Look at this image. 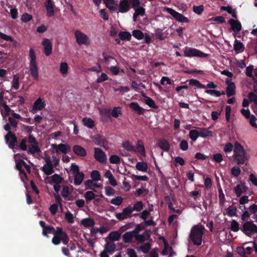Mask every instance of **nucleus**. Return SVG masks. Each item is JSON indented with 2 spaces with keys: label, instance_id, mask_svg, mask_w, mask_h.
<instances>
[{
  "label": "nucleus",
  "instance_id": "a18cd8bd",
  "mask_svg": "<svg viewBox=\"0 0 257 257\" xmlns=\"http://www.w3.org/2000/svg\"><path fill=\"white\" fill-rule=\"evenodd\" d=\"M245 152L243 147L238 142H236L234 144V154L242 153Z\"/></svg>",
  "mask_w": 257,
  "mask_h": 257
},
{
  "label": "nucleus",
  "instance_id": "cd10ccee",
  "mask_svg": "<svg viewBox=\"0 0 257 257\" xmlns=\"http://www.w3.org/2000/svg\"><path fill=\"white\" fill-rule=\"evenodd\" d=\"M74 184L75 185H80L82 183V181L84 178V174H83V173L81 172L79 173L74 175Z\"/></svg>",
  "mask_w": 257,
  "mask_h": 257
},
{
  "label": "nucleus",
  "instance_id": "ddd939ff",
  "mask_svg": "<svg viewBox=\"0 0 257 257\" xmlns=\"http://www.w3.org/2000/svg\"><path fill=\"white\" fill-rule=\"evenodd\" d=\"M25 162L22 159H19L16 160V169L19 171L22 180H23L22 176L27 179V175L25 170L23 169L24 166Z\"/></svg>",
  "mask_w": 257,
  "mask_h": 257
},
{
  "label": "nucleus",
  "instance_id": "473e14b6",
  "mask_svg": "<svg viewBox=\"0 0 257 257\" xmlns=\"http://www.w3.org/2000/svg\"><path fill=\"white\" fill-rule=\"evenodd\" d=\"M118 36L119 39L122 41H130L132 38L131 33L126 31L119 32Z\"/></svg>",
  "mask_w": 257,
  "mask_h": 257
},
{
  "label": "nucleus",
  "instance_id": "13d9d810",
  "mask_svg": "<svg viewBox=\"0 0 257 257\" xmlns=\"http://www.w3.org/2000/svg\"><path fill=\"white\" fill-rule=\"evenodd\" d=\"M65 218L69 223H73L74 222L73 215L68 211L65 215Z\"/></svg>",
  "mask_w": 257,
  "mask_h": 257
},
{
  "label": "nucleus",
  "instance_id": "f03ea898",
  "mask_svg": "<svg viewBox=\"0 0 257 257\" xmlns=\"http://www.w3.org/2000/svg\"><path fill=\"white\" fill-rule=\"evenodd\" d=\"M61 241L63 244L67 245L69 241V236L66 232L63 230L62 227H56V231L52 239V242L54 245H59Z\"/></svg>",
  "mask_w": 257,
  "mask_h": 257
},
{
  "label": "nucleus",
  "instance_id": "f8f14e48",
  "mask_svg": "<svg viewBox=\"0 0 257 257\" xmlns=\"http://www.w3.org/2000/svg\"><path fill=\"white\" fill-rule=\"evenodd\" d=\"M46 103L43 101L42 99L38 98L34 103L32 110L31 111L33 113H35L38 110H41L46 106Z\"/></svg>",
  "mask_w": 257,
  "mask_h": 257
},
{
  "label": "nucleus",
  "instance_id": "58836bf2",
  "mask_svg": "<svg viewBox=\"0 0 257 257\" xmlns=\"http://www.w3.org/2000/svg\"><path fill=\"white\" fill-rule=\"evenodd\" d=\"M41 152V150L39 147L38 143L31 145L29 146V148L28 150V153L34 154L36 153H40Z\"/></svg>",
  "mask_w": 257,
  "mask_h": 257
},
{
  "label": "nucleus",
  "instance_id": "b1692460",
  "mask_svg": "<svg viewBox=\"0 0 257 257\" xmlns=\"http://www.w3.org/2000/svg\"><path fill=\"white\" fill-rule=\"evenodd\" d=\"M130 107L134 111H136L138 114H143L145 109L139 106L138 102H133L129 105Z\"/></svg>",
  "mask_w": 257,
  "mask_h": 257
},
{
  "label": "nucleus",
  "instance_id": "79ce46f5",
  "mask_svg": "<svg viewBox=\"0 0 257 257\" xmlns=\"http://www.w3.org/2000/svg\"><path fill=\"white\" fill-rule=\"evenodd\" d=\"M90 177L92 180L95 181H98L101 180L100 174L97 170L92 171L90 174Z\"/></svg>",
  "mask_w": 257,
  "mask_h": 257
},
{
  "label": "nucleus",
  "instance_id": "ea45409f",
  "mask_svg": "<svg viewBox=\"0 0 257 257\" xmlns=\"http://www.w3.org/2000/svg\"><path fill=\"white\" fill-rule=\"evenodd\" d=\"M189 85L191 86H195L198 88H205L204 85L201 84L197 79H191L189 80Z\"/></svg>",
  "mask_w": 257,
  "mask_h": 257
},
{
  "label": "nucleus",
  "instance_id": "0eeeda50",
  "mask_svg": "<svg viewBox=\"0 0 257 257\" xmlns=\"http://www.w3.org/2000/svg\"><path fill=\"white\" fill-rule=\"evenodd\" d=\"M39 224L43 228L42 233L43 235L46 237H49V234H53L54 235L56 231V228L49 225H46L44 221H40Z\"/></svg>",
  "mask_w": 257,
  "mask_h": 257
},
{
  "label": "nucleus",
  "instance_id": "a211bd4d",
  "mask_svg": "<svg viewBox=\"0 0 257 257\" xmlns=\"http://www.w3.org/2000/svg\"><path fill=\"white\" fill-rule=\"evenodd\" d=\"M233 156L234 159L237 161V164L239 166L243 164L245 161L247 160L245 152L242 153L234 154Z\"/></svg>",
  "mask_w": 257,
  "mask_h": 257
},
{
  "label": "nucleus",
  "instance_id": "393cba45",
  "mask_svg": "<svg viewBox=\"0 0 257 257\" xmlns=\"http://www.w3.org/2000/svg\"><path fill=\"white\" fill-rule=\"evenodd\" d=\"M233 49L237 53L243 52L244 49V45L242 43L236 39L233 45Z\"/></svg>",
  "mask_w": 257,
  "mask_h": 257
},
{
  "label": "nucleus",
  "instance_id": "0e129e2a",
  "mask_svg": "<svg viewBox=\"0 0 257 257\" xmlns=\"http://www.w3.org/2000/svg\"><path fill=\"white\" fill-rule=\"evenodd\" d=\"M12 87L17 90L19 88V77L17 75H14L13 77V79L12 80Z\"/></svg>",
  "mask_w": 257,
  "mask_h": 257
},
{
  "label": "nucleus",
  "instance_id": "bb28decb",
  "mask_svg": "<svg viewBox=\"0 0 257 257\" xmlns=\"http://www.w3.org/2000/svg\"><path fill=\"white\" fill-rule=\"evenodd\" d=\"M120 237V233L117 231H112L108 235V238L112 241H118Z\"/></svg>",
  "mask_w": 257,
  "mask_h": 257
},
{
  "label": "nucleus",
  "instance_id": "c756f323",
  "mask_svg": "<svg viewBox=\"0 0 257 257\" xmlns=\"http://www.w3.org/2000/svg\"><path fill=\"white\" fill-rule=\"evenodd\" d=\"M81 224L85 227H89L93 226L94 224V220L90 217L84 218L81 220Z\"/></svg>",
  "mask_w": 257,
  "mask_h": 257
},
{
  "label": "nucleus",
  "instance_id": "20e7f679",
  "mask_svg": "<svg viewBox=\"0 0 257 257\" xmlns=\"http://www.w3.org/2000/svg\"><path fill=\"white\" fill-rule=\"evenodd\" d=\"M240 230L249 237L254 234H257V225L254 224L252 221H247L243 223Z\"/></svg>",
  "mask_w": 257,
  "mask_h": 257
},
{
  "label": "nucleus",
  "instance_id": "aec40b11",
  "mask_svg": "<svg viewBox=\"0 0 257 257\" xmlns=\"http://www.w3.org/2000/svg\"><path fill=\"white\" fill-rule=\"evenodd\" d=\"M150 234L148 231H145L143 233L135 234V239L139 243H142L144 241L148 240L150 237Z\"/></svg>",
  "mask_w": 257,
  "mask_h": 257
},
{
  "label": "nucleus",
  "instance_id": "c9c22d12",
  "mask_svg": "<svg viewBox=\"0 0 257 257\" xmlns=\"http://www.w3.org/2000/svg\"><path fill=\"white\" fill-rule=\"evenodd\" d=\"M136 168L140 171L146 172L148 170V165L145 162H139L137 163Z\"/></svg>",
  "mask_w": 257,
  "mask_h": 257
},
{
  "label": "nucleus",
  "instance_id": "f257e3e1",
  "mask_svg": "<svg viewBox=\"0 0 257 257\" xmlns=\"http://www.w3.org/2000/svg\"><path fill=\"white\" fill-rule=\"evenodd\" d=\"M204 229V227L203 226L195 225L192 228L189 234V238L194 245L199 246L201 244Z\"/></svg>",
  "mask_w": 257,
  "mask_h": 257
},
{
  "label": "nucleus",
  "instance_id": "e2e57ef3",
  "mask_svg": "<svg viewBox=\"0 0 257 257\" xmlns=\"http://www.w3.org/2000/svg\"><path fill=\"white\" fill-rule=\"evenodd\" d=\"M143 205L141 201L136 202L132 208L133 211H140L143 209Z\"/></svg>",
  "mask_w": 257,
  "mask_h": 257
},
{
  "label": "nucleus",
  "instance_id": "8fccbe9b",
  "mask_svg": "<svg viewBox=\"0 0 257 257\" xmlns=\"http://www.w3.org/2000/svg\"><path fill=\"white\" fill-rule=\"evenodd\" d=\"M121 114V108L120 107H114L112 110L110 115L114 118H117Z\"/></svg>",
  "mask_w": 257,
  "mask_h": 257
},
{
  "label": "nucleus",
  "instance_id": "e433bc0d",
  "mask_svg": "<svg viewBox=\"0 0 257 257\" xmlns=\"http://www.w3.org/2000/svg\"><path fill=\"white\" fill-rule=\"evenodd\" d=\"M221 10L226 11L228 13L231 15L232 17L234 18L237 19V14L235 10H233L231 6H222L221 8Z\"/></svg>",
  "mask_w": 257,
  "mask_h": 257
},
{
  "label": "nucleus",
  "instance_id": "4468645a",
  "mask_svg": "<svg viewBox=\"0 0 257 257\" xmlns=\"http://www.w3.org/2000/svg\"><path fill=\"white\" fill-rule=\"evenodd\" d=\"M42 45L44 46V53L46 56H49L52 50V44L51 41L45 38L43 40Z\"/></svg>",
  "mask_w": 257,
  "mask_h": 257
},
{
  "label": "nucleus",
  "instance_id": "49530a36",
  "mask_svg": "<svg viewBox=\"0 0 257 257\" xmlns=\"http://www.w3.org/2000/svg\"><path fill=\"white\" fill-rule=\"evenodd\" d=\"M122 147L129 152H134L136 151L135 147L132 145L128 141H125L123 143Z\"/></svg>",
  "mask_w": 257,
  "mask_h": 257
},
{
  "label": "nucleus",
  "instance_id": "7ed1b4c3",
  "mask_svg": "<svg viewBox=\"0 0 257 257\" xmlns=\"http://www.w3.org/2000/svg\"><path fill=\"white\" fill-rule=\"evenodd\" d=\"M29 57H30V71L31 75L35 80L38 79V68L36 62V56L35 51L33 48H30L29 50Z\"/></svg>",
  "mask_w": 257,
  "mask_h": 257
},
{
  "label": "nucleus",
  "instance_id": "423d86ee",
  "mask_svg": "<svg viewBox=\"0 0 257 257\" xmlns=\"http://www.w3.org/2000/svg\"><path fill=\"white\" fill-rule=\"evenodd\" d=\"M5 139L6 143L8 144V146L10 149H13L15 148V146H17V138L11 131L8 132L7 134L5 136Z\"/></svg>",
  "mask_w": 257,
  "mask_h": 257
},
{
  "label": "nucleus",
  "instance_id": "774afa93",
  "mask_svg": "<svg viewBox=\"0 0 257 257\" xmlns=\"http://www.w3.org/2000/svg\"><path fill=\"white\" fill-rule=\"evenodd\" d=\"M69 187L67 186H64L62 188V190L61 191L62 196L65 198L66 199L68 197L69 195Z\"/></svg>",
  "mask_w": 257,
  "mask_h": 257
},
{
  "label": "nucleus",
  "instance_id": "338daca9",
  "mask_svg": "<svg viewBox=\"0 0 257 257\" xmlns=\"http://www.w3.org/2000/svg\"><path fill=\"white\" fill-rule=\"evenodd\" d=\"M60 71L63 74H66L68 71V65L67 63L62 62L60 64Z\"/></svg>",
  "mask_w": 257,
  "mask_h": 257
},
{
  "label": "nucleus",
  "instance_id": "bf43d9fd",
  "mask_svg": "<svg viewBox=\"0 0 257 257\" xmlns=\"http://www.w3.org/2000/svg\"><path fill=\"white\" fill-rule=\"evenodd\" d=\"M236 251L240 257H248L245 253V250L243 246H239L236 248Z\"/></svg>",
  "mask_w": 257,
  "mask_h": 257
},
{
  "label": "nucleus",
  "instance_id": "09e8293b",
  "mask_svg": "<svg viewBox=\"0 0 257 257\" xmlns=\"http://www.w3.org/2000/svg\"><path fill=\"white\" fill-rule=\"evenodd\" d=\"M189 135L193 141H196L199 136V133L196 130H192L189 132Z\"/></svg>",
  "mask_w": 257,
  "mask_h": 257
},
{
  "label": "nucleus",
  "instance_id": "5701e85b",
  "mask_svg": "<svg viewBox=\"0 0 257 257\" xmlns=\"http://www.w3.org/2000/svg\"><path fill=\"white\" fill-rule=\"evenodd\" d=\"M93 142L97 146H103L106 142L105 139L101 135L97 134L92 138Z\"/></svg>",
  "mask_w": 257,
  "mask_h": 257
},
{
  "label": "nucleus",
  "instance_id": "3c124183",
  "mask_svg": "<svg viewBox=\"0 0 257 257\" xmlns=\"http://www.w3.org/2000/svg\"><path fill=\"white\" fill-rule=\"evenodd\" d=\"M174 18L178 22L181 23H188L189 22V20L187 18L185 17L184 15L179 13H177V15Z\"/></svg>",
  "mask_w": 257,
  "mask_h": 257
},
{
  "label": "nucleus",
  "instance_id": "9b49d317",
  "mask_svg": "<svg viewBox=\"0 0 257 257\" xmlns=\"http://www.w3.org/2000/svg\"><path fill=\"white\" fill-rule=\"evenodd\" d=\"M131 0H120L118 5V11L121 13H126L131 9Z\"/></svg>",
  "mask_w": 257,
  "mask_h": 257
},
{
  "label": "nucleus",
  "instance_id": "39448f33",
  "mask_svg": "<svg viewBox=\"0 0 257 257\" xmlns=\"http://www.w3.org/2000/svg\"><path fill=\"white\" fill-rule=\"evenodd\" d=\"M74 35L76 42L78 45H80L83 44L86 46L89 45L90 42L89 38L85 34L77 30L75 32Z\"/></svg>",
  "mask_w": 257,
  "mask_h": 257
},
{
  "label": "nucleus",
  "instance_id": "a19ab883",
  "mask_svg": "<svg viewBox=\"0 0 257 257\" xmlns=\"http://www.w3.org/2000/svg\"><path fill=\"white\" fill-rule=\"evenodd\" d=\"M236 211L237 208L232 206H230L226 209V212L230 217L235 216L236 213Z\"/></svg>",
  "mask_w": 257,
  "mask_h": 257
},
{
  "label": "nucleus",
  "instance_id": "4be33fe9",
  "mask_svg": "<svg viewBox=\"0 0 257 257\" xmlns=\"http://www.w3.org/2000/svg\"><path fill=\"white\" fill-rule=\"evenodd\" d=\"M136 151H134V152H138L141 155H142L144 157L146 156L145 153V149L144 146V144L143 141L141 140H138L136 148H135Z\"/></svg>",
  "mask_w": 257,
  "mask_h": 257
},
{
  "label": "nucleus",
  "instance_id": "603ef678",
  "mask_svg": "<svg viewBox=\"0 0 257 257\" xmlns=\"http://www.w3.org/2000/svg\"><path fill=\"white\" fill-rule=\"evenodd\" d=\"M218 193H219V204L221 205H223L225 201V198L224 194L223 192V190L222 188L220 187L218 189Z\"/></svg>",
  "mask_w": 257,
  "mask_h": 257
},
{
  "label": "nucleus",
  "instance_id": "a878e982",
  "mask_svg": "<svg viewBox=\"0 0 257 257\" xmlns=\"http://www.w3.org/2000/svg\"><path fill=\"white\" fill-rule=\"evenodd\" d=\"M53 168V165H45L41 168V169L43 172H44L45 175L49 176L52 174L54 172Z\"/></svg>",
  "mask_w": 257,
  "mask_h": 257
},
{
  "label": "nucleus",
  "instance_id": "412c9836",
  "mask_svg": "<svg viewBox=\"0 0 257 257\" xmlns=\"http://www.w3.org/2000/svg\"><path fill=\"white\" fill-rule=\"evenodd\" d=\"M135 234L133 232V231H127L122 235V239L125 243H131L135 238Z\"/></svg>",
  "mask_w": 257,
  "mask_h": 257
},
{
  "label": "nucleus",
  "instance_id": "c03bdc74",
  "mask_svg": "<svg viewBox=\"0 0 257 257\" xmlns=\"http://www.w3.org/2000/svg\"><path fill=\"white\" fill-rule=\"evenodd\" d=\"M133 36L138 40H142L144 38V33L140 30H135L132 32Z\"/></svg>",
  "mask_w": 257,
  "mask_h": 257
},
{
  "label": "nucleus",
  "instance_id": "de8ad7c7",
  "mask_svg": "<svg viewBox=\"0 0 257 257\" xmlns=\"http://www.w3.org/2000/svg\"><path fill=\"white\" fill-rule=\"evenodd\" d=\"M205 92L207 94L212 95H214L215 96H216L217 97H219L221 95H224L225 94V92L223 91H222L221 92H220V91H219L218 90H211V89H207L205 90Z\"/></svg>",
  "mask_w": 257,
  "mask_h": 257
},
{
  "label": "nucleus",
  "instance_id": "864d4df0",
  "mask_svg": "<svg viewBox=\"0 0 257 257\" xmlns=\"http://www.w3.org/2000/svg\"><path fill=\"white\" fill-rule=\"evenodd\" d=\"M51 181L55 184L61 183L63 181V178L59 175L55 174L51 176Z\"/></svg>",
  "mask_w": 257,
  "mask_h": 257
},
{
  "label": "nucleus",
  "instance_id": "dca6fc26",
  "mask_svg": "<svg viewBox=\"0 0 257 257\" xmlns=\"http://www.w3.org/2000/svg\"><path fill=\"white\" fill-rule=\"evenodd\" d=\"M247 190V187L245 186V183L238 184L234 188V192L237 197H239L242 193H245Z\"/></svg>",
  "mask_w": 257,
  "mask_h": 257
},
{
  "label": "nucleus",
  "instance_id": "f3484780",
  "mask_svg": "<svg viewBox=\"0 0 257 257\" xmlns=\"http://www.w3.org/2000/svg\"><path fill=\"white\" fill-rule=\"evenodd\" d=\"M45 6L47 10V16L49 17L54 15V5L52 0H46Z\"/></svg>",
  "mask_w": 257,
  "mask_h": 257
},
{
  "label": "nucleus",
  "instance_id": "2f4dec72",
  "mask_svg": "<svg viewBox=\"0 0 257 257\" xmlns=\"http://www.w3.org/2000/svg\"><path fill=\"white\" fill-rule=\"evenodd\" d=\"M116 248L115 244L112 242H107L104 245V250L109 253H113Z\"/></svg>",
  "mask_w": 257,
  "mask_h": 257
},
{
  "label": "nucleus",
  "instance_id": "4c0bfd02",
  "mask_svg": "<svg viewBox=\"0 0 257 257\" xmlns=\"http://www.w3.org/2000/svg\"><path fill=\"white\" fill-rule=\"evenodd\" d=\"M82 122L85 126L89 128H92L94 126V121L90 118H83Z\"/></svg>",
  "mask_w": 257,
  "mask_h": 257
},
{
  "label": "nucleus",
  "instance_id": "1a4fd4ad",
  "mask_svg": "<svg viewBox=\"0 0 257 257\" xmlns=\"http://www.w3.org/2000/svg\"><path fill=\"white\" fill-rule=\"evenodd\" d=\"M162 241L164 244V248L162 251V254H169L168 257H172L176 254L175 252L174 251L173 248L169 245L167 240L163 236H162Z\"/></svg>",
  "mask_w": 257,
  "mask_h": 257
},
{
  "label": "nucleus",
  "instance_id": "4d7b16f0",
  "mask_svg": "<svg viewBox=\"0 0 257 257\" xmlns=\"http://www.w3.org/2000/svg\"><path fill=\"white\" fill-rule=\"evenodd\" d=\"M230 228L234 232L238 231L239 230L238 223L235 220H232L231 222Z\"/></svg>",
  "mask_w": 257,
  "mask_h": 257
},
{
  "label": "nucleus",
  "instance_id": "6ab92c4d",
  "mask_svg": "<svg viewBox=\"0 0 257 257\" xmlns=\"http://www.w3.org/2000/svg\"><path fill=\"white\" fill-rule=\"evenodd\" d=\"M73 151L76 155L80 157H85L87 155L86 150L79 145H74L73 147Z\"/></svg>",
  "mask_w": 257,
  "mask_h": 257
},
{
  "label": "nucleus",
  "instance_id": "c85d7f7f",
  "mask_svg": "<svg viewBox=\"0 0 257 257\" xmlns=\"http://www.w3.org/2000/svg\"><path fill=\"white\" fill-rule=\"evenodd\" d=\"M236 86L234 83L228 85L226 88V93L227 97H230L233 96L235 93Z\"/></svg>",
  "mask_w": 257,
  "mask_h": 257
},
{
  "label": "nucleus",
  "instance_id": "9d476101",
  "mask_svg": "<svg viewBox=\"0 0 257 257\" xmlns=\"http://www.w3.org/2000/svg\"><path fill=\"white\" fill-rule=\"evenodd\" d=\"M94 157L96 160L101 163H104L106 161V156L105 153L99 148H94Z\"/></svg>",
  "mask_w": 257,
  "mask_h": 257
},
{
  "label": "nucleus",
  "instance_id": "052dcab7",
  "mask_svg": "<svg viewBox=\"0 0 257 257\" xmlns=\"http://www.w3.org/2000/svg\"><path fill=\"white\" fill-rule=\"evenodd\" d=\"M203 11L204 6L203 5L194 6L193 7V11L198 15H201Z\"/></svg>",
  "mask_w": 257,
  "mask_h": 257
},
{
  "label": "nucleus",
  "instance_id": "680f3d73",
  "mask_svg": "<svg viewBox=\"0 0 257 257\" xmlns=\"http://www.w3.org/2000/svg\"><path fill=\"white\" fill-rule=\"evenodd\" d=\"M109 162L111 164H117L120 163V158L115 155H111L109 157Z\"/></svg>",
  "mask_w": 257,
  "mask_h": 257
},
{
  "label": "nucleus",
  "instance_id": "6e6d98bb",
  "mask_svg": "<svg viewBox=\"0 0 257 257\" xmlns=\"http://www.w3.org/2000/svg\"><path fill=\"white\" fill-rule=\"evenodd\" d=\"M103 116V120L105 122H107L110 117V111L109 109H104L102 111Z\"/></svg>",
  "mask_w": 257,
  "mask_h": 257
},
{
  "label": "nucleus",
  "instance_id": "69168bd1",
  "mask_svg": "<svg viewBox=\"0 0 257 257\" xmlns=\"http://www.w3.org/2000/svg\"><path fill=\"white\" fill-rule=\"evenodd\" d=\"M146 103L149 105L150 107L152 108H156V105L155 103V101L149 97H146L145 98Z\"/></svg>",
  "mask_w": 257,
  "mask_h": 257
},
{
  "label": "nucleus",
  "instance_id": "6e6552de",
  "mask_svg": "<svg viewBox=\"0 0 257 257\" xmlns=\"http://www.w3.org/2000/svg\"><path fill=\"white\" fill-rule=\"evenodd\" d=\"M52 148L55 150L56 153L61 152L64 154L68 153L71 150L70 146L68 144H60L59 145L52 144Z\"/></svg>",
  "mask_w": 257,
  "mask_h": 257
},
{
  "label": "nucleus",
  "instance_id": "f704fd0d",
  "mask_svg": "<svg viewBox=\"0 0 257 257\" xmlns=\"http://www.w3.org/2000/svg\"><path fill=\"white\" fill-rule=\"evenodd\" d=\"M199 136L202 138H207L212 136V132L206 128H200L199 132Z\"/></svg>",
  "mask_w": 257,
  "mask_h": 257
},
{
  "label": "nucleus",
  "instance_id": "37998d69",
  "mask_svg": "<svg viewBox=\"0 0 257 257\" xmlns=\"http://www.w3.org/2000/svg\"><path fill=\"white\" fill-rule=\"evenodd\" d=\"M84 197L85 198L87 203H88L89 201H91L95 198V194L91 191H87L84 194Z\"/></svg>",
  "mask_w": 257,
  "mask_h": 257
},
{
  "label": "nucleus",
  "instance_id": "7c9ffc66",
  "mask_svg": "<svg viewBox=\"0 0 257 257\" xmlns=\"http://www.w3.org/2000/svg\"><path fill=\"white\" fill-rule=\"evenodd\" d=\"M0 38L2 39H3L6 41H10L12 42L14 47H17L18 43L14 39H13L12 37L7 35L5 34L0 32Z\"/></svg>",
  "mask_w": 257,
  "mask_h": 257
},
{
  "label": "nucleus",
  "instance_id": "72a5a7b5",
  "mask_svg": "<svg viewBox=\"0 0 257 257\" xmlns=\"http://www.w3.org/2000/svg\"><path fill=\"white\" fill-rule=\"evenodd\" d=\"M197 49H193V48H187L184 51V55L187 57H197Z\"/></svg>",
  "mask_w": 257,
  "mask_h": 257
},
{
  "label": "nucleus",
  "instance_id": "2eb2a0df",
  "mask_svg": "<svg viewBox=\"0 0 257 257\" xmlns=\"http://www.w3.org/2000/svg\"><path fill=\"white\" fill-rule=\"evenodd\" d=\"M228 23L231 26V30L235 33H238L241 30V24L239 21L230 19L228 21Z\"/></svg>",
  "mask_w": 257,
  "mask_h": 257
},
{
  "label": "nucleus",
  "instance_id": "5fc2aeb1",
  "mask_svg": "<svg viewBox=\"0 0 257 257\" xmlns=\"http://www.w3.org/2000/svg\"><path fill=\"white\" fill-rule=\"evenodd\" d=\"M123 201V199L121 196H117L115 198H113L110 200V203L115 205L119 206L121 205Z\"/></svg>",
  "mask_w": 257,
  "mask_h": 257
}]
</instances>
